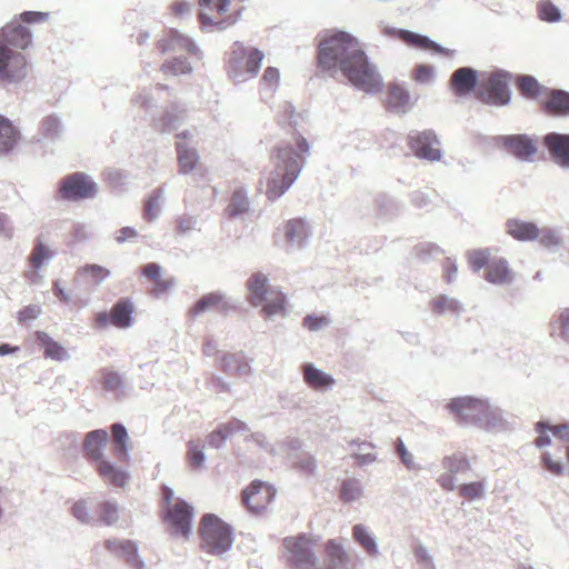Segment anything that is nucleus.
I'll use <instances>...</instances> for the list:
<instances>
[{"label":"nucleus","mask_w":569,"mask_h":569,"mask_svg":"<svg viewBox=\"0 0 569 569\" xmlns=\"http://www.w3.org/2000/svg\"><path fill=\"white\" fill-rule=\"evenodd\" d=\"M282 546L291 569H343L348 561L343 546L335 539L326 542L321 559L313 552L316 542L306 535L287 537Z\"/></svg>","instance_id":"obj_1"},{"label":"nucleus","mask_w":569,"mask_h":569,"mask_svg":"<svg viewBox=\"0 0 569 569\" xmlns=\"http://www.w3.org/2000/svg\"><path fill=\"white\" fill-rule=\"evenodd\" d=\"M295 141L299 153L291 147H276L270 153L272 170L266 180V196L269 200L274 201L280 198L296 181L301 172L303 154L308 153L309 144L307 140L297 134Z\"/></svg>","instance_id":"obj_2"},{"label":"nucleus","mask_w":569,"mask_h":569,"mask_svg":"<svg viewBox=\"0 0 569 569\" xmlns=\"http://www.w3.org/2000/svg\"><path fill=\"white\" fill-rule=\"evenodd\" d=\"M317 60L322 70L333 76L341 73L350 83H356V43L351 34L326 33L318 44Z\"/></svg>","instance_id":"obj_3"},{"label":"nucleus","mask_w":569,"mask_h":569,"mask_svg":"<svg viewBox=\"0 0 569 569\" xmlns=\"http://www.w3.org/2000/svg\"><path fill=\"white\" fill-rule=\"evenodd\" d=\"M248 301L253 307L262 306L261 313L264 318L286 313V295L277 289H271L268 277L260 272H253L246 282Z\"/></svg>","instance_id":"obj_4"},{"label":"nucleus","mask_w":569,"mask_h":569,"mask_svg":"<svg viewBox=\"0 0 569 569\" xmlns=\"http://www.w3.org/2000/svg\"><path fill=\"white\" fill-rule=\"evenodd\" d=\"M243 2L244 0H199V20L203 26L224 29L238 20Z\"/></svg>","instance_id":"obj_5"},{"label":"nucleus","mask_w":569,"mask_h":569,"mask_svg":"<svg viewBox=\"0 0 569 569\" xmlns=\"http://www.w3.org/2000/svg\"><path fill=\"white\" fill-rule=\"evenodd\" d=\"M201 547L212 555H221L233 542L232 528L214 515H204L200 521Z\"/></svg>","instance_id":"obj_6"},{"label":"nucleus","mask_w":569,"mask_h":569,"mask_svg":"<svg viewBox=\"0 0 569 569\" xmlns=\"http://www.w3.org/2000/svg\"><path fill=\"white\" fill-rule=\"evenodd\" d=\"M467 260L473 271L485 268L483 277L488 282L506 284L512 280L513 274L508 261L502 257L493 256L488 248L469 251Z\"/></svg>","instance_id":"obj_7"},{"label":"nucleus","mask_w":569,"mask_h":569,"mask_svg":"<svg viewBox=\"0 0 569 569\" xmlns=\"http://www.w3.org/2000/svg\"><path fill=\"white\" fill-rule=\"evenodd\" d=\"M263 53L234 43L227 64L228 74L234 82H242L257 76Z\"/></svg>","instance_id":"obj_8"},{"label":"nucleus","mask_w":569,"mask_h":569,"mask_svg":"<svg viewBox=\"0 0 569 569\" xmlns=\"http://www.w3.org/2000/svg\"><path fill=\"white\" fill-rule=\"evenodd\" d=\"M29 74L27 57L0 43V87L19 84Z\"/></svg>","instance_id":"obj_9"},{"label":"nucleus","mask_w":569,"mask_h":569,"mask_svg":"<svg viewBox=\"0 0 569 569\" xmlns=\"http://www.w3.org/2000/svg\"><path fill=\"white\" fill-rule=\"evenodd\" d=\"M447 408L460 423H475L487 419L490 406L486 400L473 397H458L450 400Z\"/></svg>","instance_id":"obj_10"},{"label":"nucleus","mask_w":569,"mask_h":569,"mask_svg":"<svg viewBox=\"0 0 569 569\" xmlns=\"http://www.w3.org/2000/svg\"><path fill=\"white\" fill-rule=\"evenodd\" d=\"M96 193L97 184L83 172L68 174L60 181L59 196L63 200L79 201L93 198Z\"/></svg>","instance_id":"obj_11"},{"label":"nucleus","mask_w":569,"mask_h":569,"mask_svg":"<svg viewBox=\"0 0 569 569\" xmlns=\"http://www.w3.org/2000/svg\"><path fill=\"white\" fill-rule=\"evenodd\" d=\"M276 492V489L270 483L261 480H253L242 491V503L250 512L257 515L262 513L273 501Z\"/></svg>","instance_id":"obj_12"},{"label":"nucleus","mask_w":569,"mask_h":569,"mask_svg":"<svg viewBox=\"0 0 569 569\" xmlns=\"http://www.w3.org/2000/svg\"><path fill=\"white\" fill-rule=\"evenodd\" d=\"M163 521L173 535L188 538L192 529V507L178 499L163 512Z\"/></svg>","instance_id":"obj_13"},{"label":"nucleus","mask_w":569,"mask_h":569,"mask_svg":"<svg viewBox=\"0 0 569 569\" xmlns=\"http://www.w3.org/2000/svg\"><path fill=\"white\" fill-rule=\"evenodd\" d=\"M408 146L416 157L429 161H437L441 158L439 140L433 131L425 130L408 136Z\"/></svg>","instance_id":"obj_14"},{"label":"nucleus","mask_w":569,"mask_h":569,"mask_svg":"<svg viewBox=\"0 0 569 569\" xmlns=\"http://www.w3.org/2000/svg\"><path fill=\"white\" fill-rule=\"evenodd\" d=\"M383 81L375 64H372L365 52L358 50V90L367 93L381 91Z\"/></svg>","instance_id":"obj_15"},{"label":"nucleus","mask_w":569,"mask_h":569,"mask_svg":"<svg viewBox=\"0 0 569 569\" xmlns=\"http://www.w3.org/2000/svg\"><path fill=\"white\" fill-rule=\"evenodd\" d=\"M31 41L32 34L30 30L22 24L9 23L0 30V43L6 48L24 50L30 46Z\"/></svg>","instance_id":"obj_16"},{"label":"nucleus","mask_w":569,"mask_h":569,"mask_svg":"<svg viewBox=\"0 0 569 569\" xmlns=\"http://www.w3.org/2000/svg\"><path fill=\"white\" fill-rule=\"evenodd\" d=\"M543 144L557 164L569 168V134L550 132L545 136Z\"/></svg>","instance_id":"obj_17"},{"label":"nucleus","mask_w":569,"mask_h":569,"mask_svg":"<svg viewBox=\"0 0 569 569\" xmlns=\"http://www.w3.org/2000/svg\"><path fill=\"white\" fill-rule=\"evenodd\" d=\"M502 146L509 153L522 160H531L538 150L537 141L526 134L503 137Z\"/></svg>","instance_id":"obj_18"},{"label":"nucleus","mask_w":569,"mask_h":569,"mask_svg":"<svg viewBox=\"0 0 569 569\" xmlns=\"http://www.w3.org/2000/svg\"><path fill=\"white\" fill-rule=\"evenodd\" d=\"M108 432L103 429H97L86 435L83 441L84 457L94 462V465L104 460L103 449L108 442Z\"/></svg>","instance_id":"obj_19"},{"label":"nucleus","mask_w":569,"mask_h":569,"mask_svg":"<svg viewBox=\"0 0 569 569\" xmlns=\"http://www.w3.org/2000/svg\"><path fill=\"white\" fill-rule=\"evenodd\" d=\"M486 100L497 106L507 104L510 101V91L506 77L500 73H492L485 89Z\"/></svg>","instance_id":"obj_20"},{"label":"nucleus","mask_w":569,"mask_h":569,"mask_svg":"<svg viewBox=\"0 0 569 569\" xmlns=\"http://www.w3.org/2000/svg\"><path fill=\"white\" fill-rule=\"evenodd\" d=\"M141 272L153 283L150 293L154 297L167 293L174 286V279L172 277L162 278L161 267L156 262L144 264L141 268Z\"/></svg>","instance_id":"obj_21"},{"label":"nucleus","mask_w":569,"mask_h":569,"mask_svg":"<svg viewBox=\"0 0 569 569\" xmlns=\"http://www.w3.org/2000/svg\"><path fill=\"white\" fill-rule=\"evenodd\" d=\"M477 71L461 67L458 68L450 78V88L457 97L470 93L477 86Z\"/></svg>","instance_id":"obj_22"},{"label":"nucleus","mask_w":569,"mask_h":569,"mask_svg":"<svg viewBox=\"0 0 569 569\" xmlns=\"http://www.w3.org/2000/svg\"><path fill=\"white\" fill-rule=\"evenodd\" d=\"M134 303L129 298L119 299L110 310V323L119 329H126L133 323Z\"/></svg>","instance_id":"obj_23"},{"label":"nucleus","mask_w":569,"mask_h":569,"mask_svg":"<svg viewBox=\"0 0 569 569\" xmlns=\"http://www.w3.org/2000/svg\"><path fill=\"white\" fill-rule=\"evenodd\" d=\"M104 546L109 551L122 558L130 566L142 569V562L138 559L137 547L132 541L108 539L104 541Z\"/></svg>","instance_id":"obj_24"},{"label":"nucleus","mask_w":569,"mask_h":569,"mask_svg":"<svg viewBox=\"0 0 569 569\" xmlns=\"http://www.w3.org/2000/svg\"><path fill=\"white\" fill-rule=\"evenodd\" d=\"M94 469L106 483L114 487L123 488L129 480V473L126 470L117 467L107 459L94 465Z\"/></svg>","instance_id":"obj_25"},{"label":"nucleus","mask_w":569,"mask_h":569,"mask_svg":"<svg viewBox=\"0 0 569 569\" xmlns=\"http://www.w3.org/2000/svg\"><path fill=\"white\" fill-rule=\"evenodd\" d=\"M542 110L550 116H569V92L551 90L542 102Z\"/></svg>","instance_id":"obj_26"},{"label":"nucleus","mask_w":569,"mask_h":569,"mask_svg":"<svg viewBox=\"0 0 569 569\" xmlns=\"http://www.w3.org/2000/svg\"><path fill=\"white\" fill-rule=\"evenodd\" d=\"M302 373L305 382L313 390L323 391L335 383V379L330 375L316 368L312 363H305Z\"/></svg>","instance_id":"obj_27"},{"label":"nucleus","mask_w":569,"mask_h":569,"mask_svg":"<svg viewBox=\"0 0 569 569\" xmlns=\"http://www.w3.org/2000/svg\"><path fill=\"white\" fill-rule=\"evenodd\" d=\"M506 231L518 241H532L537 238V226L533 222L523 221L518 218L507 220Z\"/></svg>","instance_id":"obj_28"},{"label":"nucleus","mask_w":569,"mask_h":569,"mask_svg":"<svg viewBox=\"0 0 569 569\" xmlns=\"http://www.w3.org/2000/svg\"><path fill=\"white\" fill-rule=\"evenodd\" d=\"M386 107L396 112H406L409 109V92L398 83L389 86L386 97Z\"/></svg>","instance_id":"obj_29"},{"label":"nucleus","mask_w":569,"mask_h":569,"mask_svg":"<svg viewBox=\"0 0 569 569\" xmlns=\"http://www.w3.org/2000/svg\"><path fill=\"white\" fill-rule=\"evenodd\" d=\"M179 172L182 174L190 173L200 163V157L194 148H190L184 143L178 142L176 146Z\"/></svg>","instance_id":"obj_30"},{"label":"nucleus","mask_w":569,"mask_h":569,"mask_svg":"<svg viewBox=\"0 0 569 569\" xmlns=\"http://www.w3.org/2000/svg\"><path fill=\"white\" fill-rule=\"evenodd\" d=\"M20 133L12 122L0 114V154L8 153L17 146Z\"/></svg>","instance_id":"obj_31"},{"label":"nucleus","mask_w":569,"mask_h":569,"mask_svg":"<svg viewBox=\"0 0 569 569\" xmlns=\"http://www.w3.org/2000/svg\"><path fill=\"white\" fill-rule=\"evenodd\" d=\"M397 37L410 47L425 49V50H432V51L441 52V53L446 52L443 48H441L435 41L430 40L428 37L421 36L419 33H416V32H412L409 30H403V29L398 30Z\"/></svg>","instance_id":"obj_32"},{"label":"nucleus","mask_w":569,"mask_h":569,"mask_svg":"<svg viewBox=\"0 0 569 569\" xmlns=\"http://www.w3.org/2000/svg\"><path fill=\"white\" fill-rule=\"evenodd\" d=\"M111 433L113 440L112 453L119 461L126 462L129 458V436L127 429L121 423H113L111 426Z\"/></svg>","instance_id":"obj_33"},{"label":"nucleus","mask_w":569,"mask_h":569,"mask_svg":"<svg viewBox=\"0 0 569 569\" xmlns=\"http://www.w3.org/2000/svg\"><path fill=\"white\" fill-rule=\"evenodd\" d=\"M36 338L40 347L43 348V353L46 358H50L57 361H62L67 358V351L64 348L52 340V338L43 331H37Z\"/></svg>","instance_id":"obj_34"},{"label":"nucleus","mask_w":569,"mask_h":569,"mask_svg":"<svg viewBox=\"0 0 569 569\" xmlns=\"http://www.w3.org/2000/svg\"><path fill=\"white\" fill-rule=\"evenodd\" d=\"M249 199L246 191L242 188L234 190L230 197V201L224 209V213L229 218H234L249 210Z\"/></svg>","instance_id":"obj_35"},{"label":"nucleus","mask_w":569,"mask_h":569,"mask_svg":"<svg viewBox=\"0 0 569 569\" xmlns=\"http://www.w3.org/2000/svg\"><path fill=\"white\" fill-rule=\"evenodd\" d=\"M283 233L287 243H302L307 238L305 221L302 219L288 220L283 226Z\"/></svg>","instance_id":"obj_36"},{"label":"nucleus","mask_w":569,"mask_h":569,"mask_svg":"<svg viewBox=\"0 0 569 569\" xmlns=\"http://www.w3.org/2000/svg\"><path fill=\"white\" fill-rule=\"evenodd\" d=\"M76 276L86 279L92 284H100L110 276V270L96 263H87L78 268Z\"/></svg>","instance_id":"obj_37"},{"label":"nucleus","mask_w":569,"mask_h":569,"mask_svg":"<svg viewBox=\"0 0 569 569\" xmlns=\"http://www.w3.org/2000/svg\"><path fill=\"white\" fill-rule=\"evenodd\" d=\"M220 307H224L223 297L219 293L210 292L201 297L190 309L189 313L194 318L200 313L219 309Z\"/></svg>","instance_id":"obj_38"},{"label":"nucleus","mask_w":569,"mask_h":569,"mask_svg":"<svg viewBox=\"0 0 569 569\" xmlns=\"http://www.w3.org/2000/svg\"><path fill=\"white\" fill-rule=\"evenodd\" d=\"M517 88L528 99H537L545 92V88L531 76H520Z\"/></svg>","instance_id":"obj_39"},{"label":"nucleus","mask_w":569,"mask_h":569,"mask_svg":"<svg viewBox=\"0 0 569 569\" xmlns=\"http://www.w3.org/2000/svg\"><path fill=\"white\" fill-rule=\"evenodd\" d=\"M98 520L106 525L112 526L119 519V508L116 502L102 501L97 507Z\"/></svg>","instance_id":"obj_40"},{"label":"nucleus","mask_w":569,"mask_h":569,"mask_svg":"<svg viewBox=\"0 0 569 569\" xmlns=\"http://www.w3.org/2000/svg\"><path fill=\"white\" fill-rule=\"evenodd\" d=\"M486 486L483 481L463 483L459 487V496L466 500L472 501L482 498Z\"/></svg>","instance_id":"obj_41"},{"label":"nucleus","mask_w":569,"mask_h":569,"mask_svg":"<svg viewBox=\"0 0 569 569\" xmlns=\"http://www.w3.org/2000/svg\"><path fill=\"white\" fill-rule=\"evenodd\" d=\"M538 17L547 22H556L561 18L559 9L550 0H541L537 6Z\"/></svg>","instance_id":"obj_42"},{"label":"nucleus","mask_w":569,"mask_h":569,"mask_svg":"<svg viewBox=\"0 0 569 569\" xmlns=\"http://www.w3.org/2000/svg\"><path fill=\"white\" fill-rule=\"evenodd\" d=\"M431 309L435 313L442 315L445 312H457L459 305L455 299L446 296H437L430 302Z\"/></svg>","instance_id":"obj_43"},{"label":"nucleus","mask_w":569,"mask_h":569,"mask_svg":"<svg viewBox=\"0 0 569 569\" xmlns=\"http://www.w3.org/2000/svg\"><path fill=\"white\" fill-rule=\"evenodd\" d=\"M443 467L451 473L467 472L471 469V465L466 457L449 456L442 461Z\"/></svg>","instance_id":"obj_44"},{"label":"nucleus","mask_w":569,"mask_h":569,"mask_svg":"<svg viewBox=\"0 0 569 569\" xmlns=\"http://www.w3.org/2000/svg\"><path fill=\"white\" fill-rule=\"evenodd\" d=\"M51 257L52 252L50 249L42 242H37L29 256V262L34 269H39L43 262L51 259Z\"/></svg>","instance_id":"obj_45"},{"label":"nucleus","mask_w":569,"mask_h":569,"mask_svg":"<svg viewBox=\"0 0 569 569\" xmlns=\"http://www.w3.org/2000/svg\"><path fill=\"white\" fill-rule=\"evenodd\" d=\"M536 240H538L539 243L547 249L557 248L562 243L560 237H558L553 230L548 228L539 229L537 227Z\"/></svg>","instance_id":"obj_46"},{"label":"nucleus","mask_w":569,"mask_h":569,"mask_svg":"<svg viewBox=\"0 0 569 569\" xmlns=\"http://www.w3.org/2000/svg\"><path fill=\"white\" fill-rule=\"evenodd\" d=\"M161 71L166 76H178L183 74L190 71V66L186 59H173L172 61H167L161 66Z\"/></svg>","instance_id":"obj_47"},{"label":"nucleus","mask_w":569,"mask_h":569,"mask_svg":"<svg viewBox=\"0 0 569 569\" xmlns=\"http://www.w3.org/2000/svg\"><path fill=\"white\" fill-rule=\"evenodd\" d=\"M102 385L106 390L116 391L122 387L120 375L110 369L101 370Z\"/></svg>","instance_id":"obj_48"},{"label":"nucleus","mask_w":569,"mask_h":569,"mask_svg":"<svg viewBox=\"0 0 569 569\" xmlns=\"http://www.w3.org/2000/svg\"><path fill=\"white\" fill-rule=\"evenodd\" d=\"M182 43H188V40L171 33L158 41V49L162 53L176 51L178 47L182 46Z\"/></svg>","instance_id":"obj_49"},{"label":"nucleus","mask_w":569,"mask_h":569,"mask_svg":"<svg viewBox=\"0 0 569 569\" xmlns=\"http://www.w3.org/2000/svg\"><path fill=\"white\" fill-rule=\"evenodd\" d=\"M551 327L553 330H557L561 337H567L569 335V309L560 311L551 322Z\"/></svg>","instance_id":"obj_50"},{"label":"nucleus","mask_w":569,"mask_h":569,"mask_svg":"<svg viewBox=\"0 0 569 569\" xmlns=\"http://www.w3.org/2000/svg\"><path fill=\"white\" fill-rule=\"evenodd\" d=\"M188 460L193 468H200L204 462L202 449L193 441L188 443Z\"/></svg>","instance_id":"obj_51"},{"label":"nucleus","mask_w":569,"mask_h":569,"mask_svg":"<svg viewBox=\"0 0 569 569\" xmlns=\"http://www.w3.org/2000/svg\"><path fill=\"white\" fill-rule=\"evenodd\" d=\"M218 429L221 431L224 440H227L232 435L244 430L246 423L239 419H232L226 423L220 425Z\"/></svg>","instance_id":"obj_52"},{"label":"nucleus","mask_w":569,"mask_h":569,"mask_svg":"<svg viewBox=\"0 0 569 569\" xmlns=\"http://www.w3.org/2000/svg\"><path fill=\"white\" fill-rule=\"evenodd\" d=\"M218 429L221 431L224 440H227L232 435L244 430L246 423L239 419H232L226 423L220 425Z\"/></svg>","instance_id":"obj_53"},{"label":"nucleus","mask_w":569,"mask_h":569,"mask_svg":"<svg viewBox=\"0 0 569 569\" xmlns=\"http://www.w3.org/2000/svg\"><path fill=\"white\" fill-rule=\"evenodd\" d=\"M329 319L328 317L309 315L303 318V326L310 331H317L326 326H328Z\"/></svg>","instance_id":"obj_54"},{"label":"nucleus","mask_w":569,"mask_h":569,"mask_svg":"<svg viewBox=\"0 0 569 569\" xmlns=\"http://www.w3.org/2000/svg\"><path fill=\"white\" fill-rule=\"evenodd\" d=\"M358 542L366 549V551L375 556L377 555V546L375 539L358 526Z\"/></svg>","instance_id":"obj_55"},{"label":"nucleus","mask_w":569,"mask_h":569,"mask_svg":"<svg viewBox=\"0 0 569 569\" xmlns=\"http://www.w3.org/2000/svg\"><path fill=\"white\" fill-rule=\"evenodd\" d=\"M376 460V453L371 445L361 443L358 446V466L371 463Z\"/></svg>","instance_id":"obj_56"},{"label":"nucleus","mask_w":569,"mask_h":569,"mask_svg":"<svg viewBox=\"0 0 569 569\" xmlns=\"http://www.w3.org/2000/svg\"><path fill=\"white\" fill-rule=\"evenodd\" d=\"M159 200H160L159 193L152 194L147 200L146 206H144V218L147 220L151 221L157 217L158 210H159Z\"/></svg>","instance_id":"obj_57"},{"label":"nucleus","mask_w":569,"mask_h":569,"mask_svg":"<svg viewBox=\"0 0 569 569\" xmlns=\"http://www.w3.org/2000/svg\"><path fill=\"white\" fill-rule=\"evenodd\" d=\"M433 76V68L428 64H419L413 70V79L418 82H429Z\"/></svg>","instance_id":"obj_58"},{"label":"nucleus","mask_w":569,"mask_h":569,"mask_svg":"<svg viewBox=\"0 0 569 569\" xmlns=\"http://www.w3.org/2000/svg\"><path fill=\"white\" fill-rule=\"evenodd\" d=\"M72 515L82 522H88L90 519L88 503L86 500L77 501L71 508Z\"/></svg>","instance_id":"obj_59"},{"label":"nucleus","mask_w":569,"mask_h":569,"mask_svg":"<svg viewBox=\"0 0 569 569\" xmlns=\"http://www.w3.org/2000/svg\"><path fill=\"white\" fill-rule=\"evenodd\" d=\"M396 451L399 455L401 461L408 468L415 467L413 456L407 450V448L401 439H397V441H396Z\"/></svg>","instance_id":"obj_60"},{"label":"nucleus","mask_w":569,"mask_h":569,"mask_svg":"<svg viewBox=\"0 0 569 569\" xmlns=\"http://www.w3.org/2000/svg\"><path fill=\"white\" fill-rule=\"evenodd\" d=\"M280 73L277 68L268 67L261 78V82L267 87H276L279 83Z\"/></svg>","instance_id":"obj_61"},{"label":"nucleus","mask_w":569,"mask_h":569,"mask_svg":"<svg viewBox=\"0 0 569 569\" xmlns=\"http://www.w3.org/2000/svg\"><path fill=\"white\" fill-rule=\"evenodd\" d=\"M40 312L41 310L38 306H27L18 312V320L20 322L34 320Z\"/></svg>","instance_id":"obj_62"},{"label":"nucleus","mask_w":569,"mask_h":569,"mask_svg":"<svg viewBox=\"0 0 569 569\" xmlns=\"http://www.w3.org/2000/svg\"><path fill=\"white\" fill-rule=\"evenodd\" d=\"M546 468L553 475H561L563 467L560 460H553L549 452H545L542 456Z\"/></svg>","instance_id":"obj_63"},{"label":"nucleus","mask_w":569,"mask_h":569,"mask_svg":"<svg viewBox=\"0 0 569 569\" xmlns=\"http://www.w3.org/2000/svg\"><path fill=\"white\" fill-rule=\"evenodd\" d=\"M59 122L54 117H47L41 122V131L46 136H54L58 132Z\"/></svg>","instance_id":"obj_64"}]
</instances>
